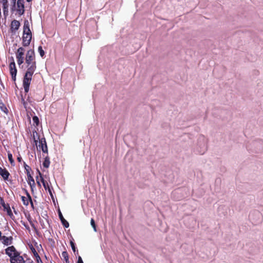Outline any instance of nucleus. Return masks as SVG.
I'll use <instances>...</instances> for the list:
<instances>
[{"label":"nucleus","instance_id":"obj_1","mask_svg":"<svg viewBox=\"0 0 263 263\" xmlns=\"http://www.w3.org/2000/svg\"><path fill=\"white\" fill-rule=\"evenodd\" d=\"M25 68H26V71L23 78V87L25 92L27 93L29 90L32 77L36 68V62L26 64Z\"/></svg>","mask_w":263,"mask_h":263},{"label":"nucleus","instance_id":"obj_2","mask_svg":"<svg viewBox=\"0 0 263 263\" xmlns=\"http://www.w3.org/2000/svg\"><path fill=\"white\" fill-rule=\"evenodd\" d=\"M25 49L23 47H20L16 52V59L18 65L20 68H23V64L24 63Z\"/></svg>","mask_w":263,"mask_h":263},{"label":"nucleus","instance_id":"obj_3","mask_svg":"<svg viewBox=\"0 0 263 263\" xmlns=\"http://www.w3.org/2000/svg\"><path fill=\"white\" fill-rule=\"evenodd\" d=\"M25 64H32L36 62L34 51L32 49L28 50L24 59Z\"/></svg>","mask_w":263,"mask_h":263},{"label":"nucleus","instance_id":"obj_4","mask_svg":"<svg viewBox=\"0 0 263 263\" xmlns=\"http://www.w3.org/2000/svg\"><path fill=\"white\" fill-rule=\"evenodd\" d=\"M12 61L9 64V70L10 73L11 74L12 79L13 81H15L16 80V76L17 73V69L16 68L15 64L14 62V60L13 57L11 58Z\"/></svg>","mask_w":263,"mask_h":263},{"label":"nucleus","instance_id":"obj_5","mask_svg":"<svg viewBox=\"0 0 263 263\" xmlns=\"http://www.w3.org/2000/svg\"><path fill=\"white\" fill-rule=\"evenodd\" d=\"M198 144L201 147V151L200 153L201 154H203L205 151L206 150V143L207 139L205 137L203 136H201L199 137L198 139Z\"/></svg>","mask_w":263,"mask_h":263},{"label":"nucleus","instance_id":"obj_6","mask_svg":"<svg viewBox=\"0 0 263 263\" xmlns=\"http://www.w3.org/2000/svg\"><path fill=\"white\" fill-rule=\"evenodd\" d=\"M22 39L23 46L25 47L29 46L32 39L31 32H23Z\"/></svg>","mask_w":263,"mask_h":263},{"label":"nucleus","instance_id":"obj_7","mask_svg":"<svg viewBox=\"0 0 263 263\" xmlns=\"http://www.w3.org/2000/svg\"><path fill=\"white\" fill-rule=\"evenodd\" d=\"M16 10L20 16L22 15L25 12L24 0H17L16 3V8L14 9Z\"/></svg>","mask_w":263,"mask_h":263},{"label":"nucleus","instance_id":"obj_8","mask_svg":"<svg viewBox=\"0 0 263 263\" xmlns=\"http://www.w3.org/2000/svg\"><path fill=\"white\" fill-rule=\"evenodd\" d=\"M25 193L27 195V197L22 196L21 199L23 201V204L25 205H28L29 203H30L31 206L33 208V204L32 201V198L29 193L27 192V191L25 190Z\"/></svg>","mask_w":263,"mask_h":263},{"label":"nucleus","instance_id":"obj_9","mask_svg":"<svg viewBox=\"0 0 263 263\" xmlns=\"http://www.w3.org/2000/svg\"><path fill=\"white\" fill-rule=\"evenodd\" d=\"M11 263H25V260L22 256H21L18 252L15 255L11 257L10 259Z\"/></svg>","mask_w":263,"mask_h":263},{"label":"nucleus","instance_id":"obj_10","mask_svg":"<svg viewBox=\"0 0 263 263\" xmlns=\"http://www.w3.org/2000/svg\"><path fill=\"white\" fill-rule=\"evenodd\" d=\"M39 147L42 149L43 153H48V148L45 138H42L40 139Z\"/></svg>","mask_w":263,"mask_h":263},{"label":"nucleus","instance_id":"obj_11","mask_svg":"<svg viewBox=\"0 0 263 263\" xmlns=\"http://www.w3.org/2000/svg\"><path fill=\"white\" fill-rule=\"evenodd\" d=\"M20 26V23L17 20H13L11 22L10 25L11 32L12 33H15L16 31L17 30Z\"/></svg>","mask_w":263,"mask_h":263},{"label":"nucleus","instance_id":"obj_12","mask_svg":"<svg viewBox=\"0 0 263 263\" xmlns=\"http://www.w3.org/2000/svg\"><path fill=\"white\" fill-rule=\"evenodd\" d=\"M0 200L2 201V205L4 208V210L7 212L8 215H9L11 218L14 217L9 204L8 203L6 204L2 198H0Z\"/></svg>","mask_w":263,"mask_h":263},{"label":"nucleus","instance_id":"obj_13","mask_svg":"<svg viewBox=\"0 0 263 263\" xmlns=\"http://www.w3.org/2000/svg\"><path fill=\"white\" fill-rule=\"evenodd\" d=\"M5 252L6 254L10 257V259H11V257H13V255H15L18 253L13 246L8 247L5 250Z\"/></svg>","mask_w":263,"mask_h":263},{"label":"nucleus","instance_id":"obj_14","mask_svg":"<svg viewBox=\"0 0 263 263\" xmlns=\"http://www.w3.org/2000/svg\"><path fill=\"white\" fill-rule=\"evenodd\" d=\"M0 240L4 245L8 246L12 243V237L3 236H1Z\"/></svg>","mask_w":263,"mask_h":263},{"label":"nucleus","instance_id":"obj_15","mask_svg":"<svg viewBox=\"0 0 263 263\" xmlns=\"http://www.w3.org/2000/svg\"><path fill=\"white\" fill-rule=\"evenodd\" d=\"M0 175L4 180H7L8 179L10 174L5 168L0 167Z\"/></svg>","mask_w":263,"mask_h":263},{"label":"nucleus","instance_id":"obj_16","mask_svg":"<svg viewBox=\"0 0 263 263\" xmlns=\"http://www.w3.org/2000/svg\"><path fill=\"white\" fill-rule=\"evenodd\" d=\"M27 176V179H28V183L29 184L30 187L32 188V186H34L35 185V182L34 180V179L31 176L30 172H26Z\"/></svg>","mask_w":263,"mask_h":263},{"label":"nucleus","instance_id":"obj_17","mask_svg":"<svg viewBox=\"0 0 263 263\" xmlns=\"http://www.w3.org/2000/svg\"><path fill=\"white\" fill-rule=\"evenodd\" d=\"M59 216L64 227L67 228L69 227V223L64 219L60 211L59 212Z\"/></svg>","mask_w":263,"mask_h":263},{"label":"nucleus","instance_id":"obj_18","mask_svg":"<svg viewBox=\"0 0 263 263\" xmlns=\"http://www.w3.org/2000/svg\"><path fill=\"white\" fill-rule=\"evenodd\" d=\"M31 32L30 29L29 28V23L28 20H25L24 21V25L23 27V32Z\"/></svg>","mask_w":263,"mask_h":263},{"label":"nucleus","instance_id":"obj_19","mask_svg":"<svg viewBox=\"0 0 263 263\" xmlns=\"http://www.w3.org/2000/svg\"><path fill=\"white\" fill-rule=\"evenodd\" d=\"M38 171L39 174L41 177V180L43 183V186L45 188V189L46 190H47L48 189V186H49V185H48V183L44 180V178H43V177L42 176V174L41 173V172L39 171Z\"/></svg>","mask_w":263,"mask_h":263},{"label":"nucleus","instance_id":"obj_20","mask_svg":"<svg viewBox=\"0 0 263 263\" xmlns=\"http://www.w3.org/2000/svg\"><path fill=\"white\" fill-rule=\"evenodd\" d=\"M50 163V162L49 160V158L48 156H46L44 159V161L43 163V165L44 167L45 168L49 167Z\"/></svg>","mask_w":263,"mask_h":263},{"label":"nucleus","instance_id":"obj_21","mask_svg":"<svg viewBox=\"0 0 263 263\" xmlns=\"http://www.w3.org/2000/svg\"><path fill=\"white\" fill-rule=\"evenodd\" d=\"M33 138L34 142L36 145L37 143V140L38 139H39V137H38V133L36 131L33 132Z\"/></svg>","mask_w":263,"mask_h":263},{"label":"nucleus","instance_id":"obj_22","mask_svg":"<svg viewBox=\"0 0 263 263\" xmlns=\"http://www.w3.org/2000/svg\"><path fill=\"white\" fill-rule=\"evenodd\" d=\"M62 256L65 259L66 263H69L68 255L66 252H63L62 253Z\"/></svg>","mask_w":263,"mask_h":263},{"label":"nucleus","instance_id":"obj_23","mask_svg":"<svg viewBox=\"0 0 263 263\" xmlns=\"http://www.w3.org/2000/svg\"><path fill=\"white\" fill-rule=\"evenodd\" d=\"M0 108L1 109V110L2 111H3L4 112L7 114V112H8V109L7 108V107L5 106V105L2 103H0Z\"/></svg>","mask_w":263,"mask_h":263},{"label":"nucleus","instance_id":"obj_24","mask_svg":"<svg viewBox=\"0 0 263 263\" xmlns=\"http://www.w3.org/2000/svg\"><path fill=\"white\" fill-rule=\"evenodd\" d=\"M7 0H4L3 3V9H4V12L5 13L6 11H7Z\"/></svg>","mask_w":263,"mask_h":263},{"label":"nucleus","instance_id":"obj_25","mask_svg":"<svg viewBox=\"0 0 263 263\" xmlns=\"http://www.w3.org/2000/svg\"><path fill=\"white\" fill-rule=\"evenodd\" d=\"M38 51L40 53V54L41 55V57H43L44 54H45V52H44V51L43 50L42 46H39V48H38Z\"/></svg>","mask_w":263,"mask_h":263},{"label":"nucleus","instance_id":"obj_26","mask_svg":"<svg viewBox=\"0 0 263 263\" xmlns=\"http://www.w3.org/2000/svg\"><path fill=\"white\" fill-rule=\"evenodd\" d=\"M8 159H9V161H10V163L11 164H13L14 163V161L12 158V155L11 153H8Z\"/></svg>","mask_w":263,"mask_h":263},{"label":"nucleus","instance_id":"obj_27","mask_svg":"<svg viewBox=\"0 0 263 263\" xmlns=\"http://www.w3.org/2000/svg\"><path fill=\"white\" fill-rule=\"evenodd\" d=\"M32 120H33V122H34V123H35L36 124V125H37L39 124V118L36 116H34L32 118Z\"/></svg>","mask_w":263,"mask_h":263},{"label":"nucleus","instance_id":"obj_28","mask_svg":"<svg viewBox=\"0 0 263 263\" xmlns=\"http://www.w3.org/2000/svg\"><path fill=\"white\" fill-rule=\"evenodd\" d=\"M24 168L26 170V172H30V171L31 170V168L30 167V166L29 165H28L27 164H26V163L25 162H24Z\"/></svg>","mask_w":263,"mask_h":263},{"label":"nucleus","instance_id":"obj_29","mask_svg":"<svg viewBox=\"0 0 263 263\" xmlns=\"http://www.w3.org/2000/svg\"><path fill=\"white\" fill-rule=\"evenodd\" d=\"M31 250H32V251L34 255L35 256V257L39 258L40 259V257L38 253L36 252L35 249L33 248Z\"/></svg>","mask_w":263,"mask_h":263},{"label":"nucleus","instance_id":"obj_30","mask_svg":"<svg viewBox=\"0 0 263 263\" xmlns=\"http://www.w3.org/2000/svg\"><path fill=\"white\" fill-rule=\"evenodd\" d=\"M90 223H91V225L92 226V227H93L95 231H96V225H95V221L93 219H91Z\"/></svg>","mask_w":263,"mask_h":263},{"label":"nucleus","instance_id":"obj_31","mask_svg":"<svg viewBox=\"0 0 263 263\" xmlns=\"http://www.w3.org/2000/svg\"><path fill=\"white\" fill-rule=\"evenodd\" d=\"M70 246L71 247V248H72V250H73V251L76 252V248L75 247V245H74V242H72V241H70Z\"/></svg>","mask_w":263,"mask_h":263},{"label":"nucleus","instance_id":"obj_32","mask_svg":"<svg viewBox=\"0 0 263 263\" xmlns=\"http://www.w3.org/2000/svg\"><path fill=\"white\" fill-rule=\"evenodd\" d=\"M16 1V0H12V3L13 4V6L11 8L12 11H13L14 9L15 8Z\"/></svg>","mask_w":263,"mask_h":263},{"label":"nucleus","instance_id":"obj_33","mask_svg":"<svg viewBox=\"0 0 263 263\" xmlns=\"http://www.w3.org/2000/svg\"><path fill=\"white\" fill-rule=\"evenodd\" d=\"M77 263H83V260L81 256L78 257V259L77 261Z\"/></svg>","mask_w":263,"mask_h":263},{"label":"nucleus","instance_id":"obj_34","mask_svg":"<svg viewBox=\"0 0 263 263\" xmlns=\"http://www.w3.org/2000/svg\"><path fill=\"white\" fill-rule=\"evenodd\" d=\"M47 190H48V191L49 193H50V195H51V196H52V192H51V189H50V187H49V186H48V189H47Z\"/></svg>","mask_w":263,"mask_h":263},{"label":"nucleus","instance_id":"obj_35","mask_svg":"<svg viewBox=\"0 0 263 263\" xmlns=\"http://www.w3.org/2000/svg\"><path fill=\"white\" fill-rule=\"evenodd\" d=\"M18 162H21L22 160V157L21 156H19L17 158Z\"/></svg>","mask_w":263,"mask_h":263},{"label":"nucleus","instance_id":"obj_36","mask_svg":"<svg viewBox=\"0 0 263 263\" xmlns=\"http://www.w3.org/2000/svg\"><path fill=\"white\" fill-rule=\"evenodd\" d=\"M36 258V260H37V262H39V260H40L41 261V259H40L39 258Z\"/></svg>","mask_w":263,"mask_h":263},{"label":"nucleus","instance_id":"obj_37","mask_svg":"<svg viewBox=\"0 0 263 263\" xmlns=\"http://www.w3.org/2000/svg\"><path fill=\"white\" fill-rule=\"evenodd\" d=\"M37 183H38V184H39L40 185H40V182H39V181H37Z\"/></svg>","mask_w":263,"mask_h":263},{"label":"nucleus","instance_id":"obj_38","mask_svg":"<svg viewBox=\"0 0 263 263\" xmlns=\"http://www.w3.org/2000/svg\"><path fill=\"white\" fill-rule=\"evenodd\" d=\"M28 2H31L32 0H26Z\"/></svg>","mask_w":263,"mask_h":263}]
</instances>
